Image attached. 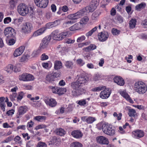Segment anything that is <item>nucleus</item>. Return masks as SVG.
Listing matches in <instances>:
<instances>
[{"label":"nucleus","instance_id":"obj_1","mask_svg":"<svg viewBox=\"0 0 147 147\" xmlns=\"http://www.w3.org/2000/svg\"><path fill=\"white\" fill-rule=\"evenodd\" d=\"M90 80V77L78 75L75 78L74 82V95L78 96L85 92L83 87L87 84Z\"/></svg>","mask_w":147,"mask_h":147},{"label":"nucleus","instance_id":"obj_2","mask_svg":"<svg viewBox=\"0 0 147 147\" xmlns=\"http://www.w3.org/2000/svg\"><path fill=\"white\" fill-rule=\"evenodd\" d=\"M104 90L102 91L100 93V97L102 99H106L110 96L111 94V90L109 88H105L104 86H99L93 88L92 90L93 92H98L101 90Z\"/></svg>","mask_w":147,"mask_h":147},{"label":"nucleus","instance_id":"obj_3","mask_svg":"<svg viewBox=\"0 0 147 147\" xmlns=\"http://www.w3.org/2000/svg\"><path fill=\"white\" fill-rule=\"evenodd\" d=\"M134 89L140 94L145 93L147 90V86L144 82L139 81H136L134 84Z\"/></svg>","mask_w":147,"mask_h":147},{"label":"nucleus","instance_id":"obj_4","mask_svg":"<svg viewBox=\"0 0 147 147\" xmlns=\"http://www.w3.org/2000/svg\"><path fill=\"white\" fill-rule=\"evenodd\" d=\"M18 13L22 16H25L28 13H32L33 9L31 7H28L25 4L21 3L18 6Z\"/></svg>","mask_w":147,"mask_h":147},{"label":"nucleus","instance_id":"obj_5","mask_svg":"<svg viewBox=\"0 0 147 147\" xmlns=\"http://www.w3.org/2000/svg\"><path fill=\"white\" fill-rule=\"evenodd\" d=\"M58 30H55L52 32L51 36L54 40H62L68 34L67 32H64L59 34H58Z\"/></svg>","mask_w":147,"mask_h":147},{"label":"nucleus","instance_id":"obj_6","mask_svg":"<svg viewBox=\"0 0 147 147\" xmlns=\"http://www.w3.org/2000/svg\"><path fill=\"white\" fill-rule=\"evenodd\" d=\"M102 130L103 133L109 136H113L115 134V129L111 126L104 124L102 127Z\"/></svg>","mask_w":147,"mask_h":147},{"label":"nucleus","instance_id":"obj_7","mask_svg":"<svg viewBox=\"0 0 147 147\" xmlns=\"http://www.w3.org/2000/svg\"><path fill=\"white\" fill-rule=\"evenodd\" d=\"M99 3V0H92L90 3V5L85 8V9L86 10L88 13L93 12L98 5Z\"/></svg>","mask_w":147,"mask_h":147},{"label":"nucleus","instance_id":"obj_8","mask_svg":"<svg viewBox=\"0 0 147 147\" xmlns=\"http://www.w3.org/2000/svg\"><path fill=\"white\" fill-rule=\"evenodd\" d=\"M4 33L7 38H10V37L14 36L16 35L14 29L10 27L7 28L5 29Z\"/></svg>","mask_w":147,"mask_h":147},{"label":"nucleus","instance_id":"obj_9","mask_svg":"<svg viewBox=\"0 0 147 147\" xmlns=\"http://www.w3.org/2000/svg\"><path fill=\"white\" fill-rule=\"evenodd\" d=\"M36 5L41 8H45L48 4V0H34Z\"/></svg>","mask_w":147,"mask_h":147},{"label":"nucleus","instance_id":"obj_10","mask_svg":"<svg viewBox=\"0 0 147 147\" xmlns=\"http://www.w3.org/2000/svg\"><path fill=\"white\" fill-rule=\"evenodd\" d=\"M32 28V24L29 22H27L24 24L22 26V30L25 33L28 34L30 32Z\"/></svg>","mask_w":147,"mask_h":147},{"label":"nucleus","instance_id":"obj_11","mask_svg":"<svg viewBox=\"0 0 147 147\" xmlns=\"http://www.w3.org/2000/svg\"><path fill=\"white\" fill-rule=\"evenodd\" d=\"M27 111V108L26 106H20L18 108V112L16 117L17 118H20L22 115L24 114Z\"/></svg>","mask_w":147,"mask_h":147},{"label":"nucleus","instance_id":"obj_12","mask_svg":"<svg viewBox=\"0 0 147 147\" xmlns=\"http://www.w3.org/2000/svg\"><path fill=\"white\" fill-rule=\"evenodd\" d=\"M88 13L86 10L84 8L80 10L77 13H74V22L75 20L80 18L83 16L86 15Z\"/></svg>","mask_w":147,"mask_h":147},{"label":"nucleus","instance_id":"obj_13","mask_svg":"<svg viewBox=\"0 0 147 147\" xmlns=\"http://www.w3.org/2000/svg\"><path fill=\"white\" fill-rule=\"evenodd\" d=\"M51 38V36H47L44 38L40 44V48L41 49H44L47 47Z\"/></svg>","mask_w":147,"mask_h":147},{"label":"nucleus","instance_id":"obj_14","mask_svg":"<svg viewBox=\"0 0 147 147\" xmlns=\"http://www.w3.org/2000/svg\"><path fill=\"white\" fill-rule=\"evenodd\" d=\"M109 35L108 32L106 31H103L98 34V37L99 40L103 42L106 40L108 38Z\"/></svg>","mask_w":147,"mask_h":147},{"label":"nucleus","instance_id":"obj_15","mask_svg":"<svg viewBox=\"0 0 147 147\" xmlns=\"http://www.w3.org/2000/svg\"><path fill=\"white\" fill-rule=\"evenodd\" d=\"M44 101L47 105L52 107L55 106L57 104L55 100L53 98L46 97L44 99Z\"/></svg>","mask_w":147,"mask_h":147},{"label":"nucleus","instance_id":"obj_16","mask_svg":"<svg viewBox=\"0 0 147 147\" xmlns=\"http://www.w3.org/2000/svg\"><path fill=\"white\" fill-rule=\"evenodd\" d=\"M132 134L134 137L137 139H139L143 137L144 135V132L142 130L137 129L132 132Z\"/></svg>","mask_w":147,"mask_h":147},{"label":"nucleus","instance_id":"obj_17","mask_svg":"<svg viewBox=\"0 0 147 147\" xmlns=\"http://www.w3.org/2000/svg\"><path fill=\"white\" fill-rule=\"evenodd\" d=\"M96 140L97 142L100 144H108L109 143L108 139L103 136H100L97 137Z\"/></svg>","mask_w":147,"mask_h":147},{"label":"nucleus","instance_id":"obj_18","mask_svg":"<svg viewBox=\"0 0 147 147\" xmlns=\"http://www.w3.org/2000/svg\"><path fill=\"white\" fill-rule=\"evenodd\" d=\"M114 82L118 85L123 86L125 84L124 79L120 76H116L113 79Z\"/></svg>","mask_w":147,"mask_h":147},{"label":"nucleus","instance_id":"obj_19","mask_svg":"<svg viewBox=\"0 0 147 147\" xmlns=\"http://www.w3.org/2000/svg\"><path fill=\"white\" fill-rule=\"evenodd\" d=\"M81 120L84 122L88 124L92 123L96 120L94 117L87 116H83L81 117Z\"/></svg>","mask_w":147,"mask_h":147},{"label":"nucleus","instance_id":"obj_20","mask_svg":"<svg viewBox=\"0 0 147 147\" xmlns=\"http://www.w3.org/2000/svg\"><path fill=\"white\" fill-rule=\"evenodd\" d=\"M25 49V47L21 46L16 49L14 52L13 55L15 57H17L20 55L23 52Z\"/></svg>","mask_w":147,"mask_h":147},{"label":"nucleus","instance_id":"obj_21","mask_svg":"<svg viewBox=\"0 0 147 147\" xmlns=\"http://www.w3.org/2000/svg\"><path fill=\"white\" fill-rule=\"evenodd\" d=\"M46 30V28L45 27L41 28L34 32L33 36L36 37L39 36L44 32Z\"/></svg>","mask_w":147,"mask_h":147},{"label":"nucleus","instance_id":"obj_22","mask_svg":"<svg viewBox=\"0 0 147 147\" xmlns=\"http://www.w3.org/2000/svg\"><path fill=\"white\" fill-rule=\"evenodd\" d=\"M83 136V134L80 130H74V138L77 139L81 138Z\"/></svg>","mask_w":147,"mask_h":147},{"label":"nucleus","instance_id":"obj_23","mask_svg":"<svg viewBox=\"0 0 147 147\" xmlns=\"http://www.w3.org/2000/svg\"><path fill=\"white\" fill-rule=\"evenodd\" d=\"M121 96L125 98L127 101L131 103H133V101L131 99L128 94L125 92L123 91L120 92Z\"/></svg>","mask_w":147,"mask_h":147},{"label":"nucleus","instance_id":"obj_24","mask_svg":"<svg viewBox=\"0 0 147 147\" xmlns=\"http://www.w3.org/2000/svg\"><path fill=\"white\" fill-rule=\"evenodd\" d=\"M47 118V117L46 116H37L34 117V119L37 121L41 122L45 121Z\"/></svg>","mask_w":147,"mask_h":147},{"label":"nucleus","instance_id":"obj_25","mask_svg":"<svg viewBox=\"0 0 147 147\" xmlns=\"http://www.w3.org/2000/svg\"><path fill=\"white\" fill-rule=\"evenodd\" d=\"M62 63L60 61H56L54 62V68L55 70L60 69L62 67Z\"/></svg>","mask_w":147,"mask_h":147},{"label":"nucleus","instance_id":"obj_26","mask_svg":"<svg viewBox=\"0 0 147 147\" xmlns=\"http://www.w3.org/2000/svg\"><path fill=\"white\" fill-rule=\"evenodd\" d=\"M100 13V12L98 11H95L92 15V20H97Z\"/></svg>","mask_w":147,"mask_h":147},{"label":"nucleus","instance_id":"obj_27","mask_svg":"<svg viewBox=\"0 0 147 147\" xmlns=\"http://www.w3.org/2000/svg\"><path fill=\"white\" fill-rule=\"evenodd\" d=\"M136 20L135 19H132L129 22V27L130 29H133L135 27Z\"/></svg>","mask_w":147,"mask_h":147},{"label":"nucleus","instance_id":"obj_28","mask_svg":"<svg viewBox=\"0 0 147 147\" xmlns=\"http://www.w3.org/2000/svg\"><path fill=\"white\" fill-rule=\"evenodd\" d=\"M56 131V134L61 136H64L66 134L65 131L61 128L57 129Z\"/></svg>","mask_w":147,"mask_h":147},{"label":"nucleus","instance_id":"obj_29","mask_svg":"<svg viewBox=\"0 0 147 147\" xmlns=\"http://www.w3.org/2000/svg\"><path fill=\"white\" fill-rule=\"evenodd\" d=\"M89 20V18L88 17L85 16L82 18L80 20V23L82 26L87 24Z\"/></svg>","mask_w":147,"mask_h":147},{"label":"nucleus","instance_id":"obj_30","mask_svg":"<svg viewBox=\"0 0 147 147\" xmlns=\"http://www.w3.org/2000/svg\"><path fill=\"white\" fill-rule=\"evenodd\" d=\"M17 1L18 0H10L9 2L10 8L11 9H13L16 6Z\"/></svg>","mask_w":147,"mask_h":147},{"label":"nucleus","instance_id":"obj_31","mask_svg":"<svg viewBox=\"0 0 147 147\" xmlns=\"http://www.w3.org/2000/svg\"><path fill=\"white\" fill-rule=\"evenodd\" d=\"M128 114L129 116L131 117H135L136 115V111L133 109H129L128 110Z\"/></svg>","mask_w":147,"mask_h":147},{"label":"nucleus","instance_id":"obj_32","mask_svg":"<svg viewBox=\"0 0 147 147\" xmlns=\"http://www.w3.org/2000/svg\"><path fill=\"white\" fill-rule=\"evenodd\" d=\"M34 77L31 74L26 73L25 81H29L33 80Z\"/></svg>","mask_w":147,"mask_h":147},{"label":"nucleus","instance_id":"obj_33","mask_svg":"<svg viewBox=\"0 0 147 147\" xmlns=\"http://www.w3.org/2000/svg\"><path fill=\"white\" fill-rule=\"evenodd\" d=\"M67 18L71 20L66 22L65 24H73L74 23V14H72L69 15L67 16Z\"/></svg>","mask_w":147,"mask_h":147},{"label":"nucleus","instance_id":"obj_34","mask_svg":"<svg viewBox=\"0 0 147 147\" xmlns=\"http://www.w3.org/2000/svg\"><path fill=\"white\" fill-rule=\"evenodd\" d=\"M54 76L51 74H49L46 77V80L49 82H51L52 81H53L54 80Z\"/></svg>","mask_w":147,"mask_h":147},{"label":"nucleus","instance_id":"obj_35","mask_svg":"<svg viewBox=\"0 0 147 147\" xmlns=\"http://www.w3.org/2000/svg\"><path fill=\"white\" fill-rule=\"evenodd\" d=\"M146 4L145 3L142 2L137 5L136 7V9L137 10H138L141 9H144L146 7Z\"/></svg>","mask_w":147,"mask_h":147},{"label":"nucleus","instance_id":"obj_36","mask_svg":"<svg viewBox=\"0 0 147 147\" xmlns=\"http://www.w3.org/2000/svg\"><path fill=\"white\" fill-rule=\"evenodd\" d=\"M97 29V27L96 26L94 28L92 29L91 30L87 33L86 34V36L88 37L89 36H91L93 33Z\"/></svg>","mask_w":147,"mask_h":147},{"label":"nucleus","instance_id":"obj_37","mask_svg":"<svg viewBox=\"0 0 147 147\" xmlns=\"http://www.w3.org/2000/svg\"><path fill=\"white\" fill-rule=\"evenodd\" d=\"M7 39H9L8 43L9 45H13L15 43L16 41V38L15 37V36L10 37V38Z\"/></svg>","mask_w":147,"mask_h":147},{"label":"nucleus","instance_id":"obj_38","mask_svg":"<svg viewBox=\"0 0 147 147\" xmlns=\"http://www.w3.org/2000/svg\"><path fill=\"white\" fill-rule=\"evenodd\" d=\"M58 24V21L56 20L53 22L49 23L47 24V26L49 28L52 27L53 26H55Z\"/></svg>","mask_w":147,"mask_h":147},{"label":"nucleus","instance_id":"obj_39","mask_svg":"<svg viewBox=\"0 0 147 147\" xmlns=\"http://www.w3.org/2000/svg\"><path fill=\"white\" fill-rule=\"evenodd\" d=\"M5 70L8 73H11L13 71V65H8L5 69Z\"/></svg>","mask_w":147,"mask_h":147},{"label":"nucleus","instance_id":"obj_40","mask_svg":"<svg viewBox=\"0 0 147 147\" xmlns=\"http://www.w3.org/2000/svg\"><path fill=\"white\" fill-rule=\"evenodd\" d=\"M24 94V93L23 92H20L18 93V95L17 98L18 101H20L22 99Z\"/></svg>","mask_w":147,"mask_h":147},{"label":"nucleus","instance_id":"obj_41","mask_svg":"<svg viewBox=\"0 0 147 147\" xmlns=\"http://www.w3.org/2000/svg\"><path fill=\"white\" fill-rule=\"evenodd\" d=\"M66 88L59 87V91L58 92L57 94L59 95L63 94L66 92Z\"/></svg>","mask_w":147,"mask_h":147},{"label":"nucleus","instance_id":"obj_42","mask_svg":"<svg viewBox=\"0 0 147 147\" xmlns=\"http://www.w3.org/2000/svg\"><path fill=\"white\" fill-rule=\"evenodd\" d=\"M50 89L53 93L57 94L58 92L59 87L56 86H50L49 87Z\"/></svg>","mask_w":147,"mask_h":147},{"label":"nucleus","instance_id":"obj_43","mask_svg":"<svg viewBox=\"0 0 147 147\" xmlns=\"http://www.w3.org/2000/svg\"><path fill=\"white\" fill-rule=\"evenodd\" d=\"M83 26L79 22L74 24V30H79Z\"/></svg>","mask_w":147,"mask_h":147},{"label":"nucleus","instance_id":"obj_44","mask_svg":"<svg viewBox=\"0 0 147 147\" xmlns=\"http://www.w3.org/2000/svg\"><path fill=\"white\" fill-rule=\"evenodd\" d=\"M73 63L72 61H68L65 62V65L67 68H72Z\"/></svg>","mask_w":147,"mask_h":147},{"label":"nucleus","instance_id":"obj_45","mask_svg":"<svg viewBox=\"0 0 147 147\" xmlns=\"http://www.w3.org/2000/svg\"><path fill=\"white\" fill-rule=\"evenodd\" d=\"M120 31L118 30L117 29L113 28L112 29L111 32L112 34L114 35H117L120 33Z\"/></svg>","mask_w":147,"mask_h":147},{"label":"nucleus","instance_id":"obj_46","mask_svg":"<svg viewBox=\"0 0 147 147\" xmlns=\"http://www.w3.org/2000/svg\"><path fill=\"white\" fill-rule=\"evenodd\" d=\"M77 103L81 106H84L86 103V100L83 99L78 100L76 102Z\"/></svg>","mask_w":147,"mask_h":147},{"label":"nucleus","instance_id":"obj_47","mask_svg":"<svg viewBox=\"0 0 147 147\" xmlns=\"http://www.w3.org/2000/svg\"><path fill=\"white\" fill-rule=\"evenodd\" d=\"M102 76L98 73L96 74L94 77V80L95 81H97L99 80L102 77Z\"/></svg>","mask_w":147,"mask_h":147},{"label":"nucleus","instance_id":"obj_48","mask_svg":"<svg viewBox=\"0 0 147 147\" xmlns=\"http://www.w3.org/2000/svg\"><path fill=\"white\" fill-rule=\"evenodd\" d=\"M37 147H47L46 144L44 142H39L36 146Z\"/></svg>","mask_w":147,"mask_h":147},{"label":"nucleus","instance_id":"obj_49","mask_svg":"<svg viewBox=\"0 0 147 147\" xmlns=\"http://www.w3.org/2000/svg\"><path fill=\"white\" fill-rule=\"evenodd\" d=\"M17 94L16 93H13L12 94L9 96V98L11 101H14L15 100V98L17 97Z\"/></svg>","mask_w":147,"mask_h":147},{"label":"nucleus","instance_id":"obj_50","mask_svg":"<svg viewBox=\"0 0 147 147\" xmlns=\"http://www.w3.org/2000/svg\"><path fill=\"white\" fill-rule=\"evenodd\" d=\"M73 104H70L68 107L65 110V111L67 112H69L73 110Z\"/></svg>","mask_w":147,"mask_h":147},{"label":"nucleus","instance_id":"obj_51","mask_svg":"<svg viewBox=\"0 0 147 147\" xmlns=\"http://www.w3.org/2000/svg\"><path fill=\"white\" fill-rule=\"evenodd\" d=\"M26 73H24L19 76V79L20 80L25 81Z\"/></svg>","mask_w":147,"mask_h":147},{"label":"nucleus","instance_id":"obj_52","mask_svg":"<svg viewBox=\"0 0 147 147\" xmlns=\"http://www.w3.org/2000/svg\"><path fill=\"white\" fill-rule=\"evenodd\" d=\"M77 62L78 64L81 66H83L85 64L84 62L81 59L77 60Z\"/></svg>","mask_w":147,"mask_h":147},{"label":"nucleus","instance_id":"obj_53","mask_svg":"<svg viewBox=\"0 0 147 147\" xmlns=\"http://www.w3.org/2000/svg\"><path fill=\"white\" fill-rule=\"evenodd\" d=\"M113 115L114 117H117L118 120H120L121 119V117L122 115L121 113H119V114L118 115L117 113L114 112L113 114Z\"/></svg>","mask_w":147,"mask_h":147},{"label":"nucleus","instance_id":"obj_54","mask_svg":"<svg viewBox=\"0 0 147 147\" xmlns=\"http://www.w3.org/2000/svg\"><path fill=\"white\" fill-rule=\"evenodd\" d=\"M34 142L33 141H30L26 144V147H32L34 146Z\"/></svg>","mask_w":147,"mask_h":147},{"label":"nucleus","instance_id":"obj_55","mask_svg":"<svg viewBox=\"0 0 147 147\" xmlns=\"http://www.w3.org/2000/svg\"><path fill=\"white\" fill-rule=\"evenodd\" d=\"M11 20V18L10 17L5 18L4 20V22L5 24H7L10 22Z\"/></svg>","mask_w":147,"mask_h":147},{"label":"nucleus","instance_id":"obj_56","mask_svg":"<svg viewBox=\"0 0 147 147\" xmlns=\"http://www.w3.org/2000/svg\"><path fill=\"white\" fill-rule=\"evenodd\" d=\"M40 57L41 60H45L49 58V57L45 53H43L41 55Z\"/></svg>","mask_w":147,"mask_h":147},{"label":"nucleus","instance_id":"obj_57","mask_svg":"<svg viewBox=\"0 0 147 147\" xmlns=\"http://www.w3.org/2000/svg\"><path fill=\"white\" fill-rule=\"evenodd\" d=\"M46 127V126L45 125L40 124V125H38L36 127L35 129H36L38 130V129H39L44 128H45Z\"/></svg>","mask_w":147,"mask_h":147},{"label":"nucleus","instance_id":"obj_58","mask_svg":"<svg viewBox=\"0 0 147 147\" xmlns=\"http://www.w3.org/2000/svg\"><path fill=\"white\" fill-rule=\"evenodd\" d=\"M14 111L13 109L9 110L6 112V114L8 116L11 115L14 113Z\"/></svg>","mask_w":147,"mask_h":147},{"label":"nucleus","instance_id":"obj_59","mask_svg":"<svg viewBox=\"0 0 147 147\" xmlns=\"http://www.w3.org/2000/svg\"><path fill=\"white\" fill-rule=\"evenodd\" d=\"M59 9H61L64 12L67 11L68 10V7L66 5H64L61 7H60Z\"/></svg>","mask_w":147,"mask_h":147},{"label":"nucleus","instance_id":"obj_60","mask_svg":"<svg viewBox=\"0 0 147 147\" xmlns=\"http://www.w3.org/2000/svg\"><path fill=\"white\" fill-rule=\"evenodd\" d=\"M82 144L79 142H74V147H82Z\"/></svg>","mask_w":147,"mask_h":147},{"label":"nucleus","instance_id":"obj_61","mask_svg":"<svg viewBox=\"0 0 147 147\" xmlns=\"http://www.w3.org/2000/svg\"><path fill=\"white\" fill-rule=\"evenodd\" d=\"M116 13V10L114 8H112L110 11V14L112 16H114Z\"/></svg>","mask_w":147,"mask_h":147},{"label":"nucleus","instance_id":"obj_62","mask_svg":"<svg viewBox=\"0 0 147 147\" xmlns=\"http://www.w3.org/2000/svg\"><path fill=\"white\" fill-rule=\"evenodd\" d=\"M27 55H23L21 57L20 59V61L21 62H23L26 61L27 59Z\"/></svg>","mask_w":147,"mask_h":147},{"label":"nucleus","instance_id":"obj_63","mask_svg":"<svg viewBox=\"0 0 147 147\" xmlns=\"http://www.w3.org/2000/svg\"><path fill=\"white\" fill-rule=\"evenodd\" d=\"M51 9L53 12H55L56 10V6L54 4H52L51 6Z\"/></svg>","mask_w":147,"mask_h":147},{"label":"nucleus","instance_id":"obj_64","mask_svg":"<svg viewBox=\"0 0 147 147\" xmlns=\"http://www.w3.org/2000/svg\"><path fill=\"white\" fill-rule=\"evenodd\" d=\"M85 37L84 36H81L80 37L78 38L77 39V41L78 42H80L83 40H85Z\"/></svg>","mask_w":147,"mask_h":147}]
</instances>
